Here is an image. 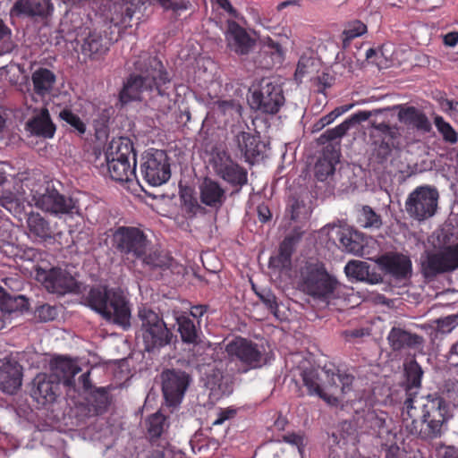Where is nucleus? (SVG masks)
Here are the masks:
<instances>
[{"instance_id": "nucleus-1", "label": "nucleus", "mask_w": 458, "mask_h": 458, "mask_svg": "<svg viewBox=\"0 0 458 458\" xmlns=\"http://www.w3.org/2000/svg\"><path fill=\"white\" fill-rule=\"evenodd\" d=\"M451 414L446 402L440 396L407 397L403 403L402 418L405 429L422 439L439 437Z\"/></svg>"}, {"instance_id": "nucleus-2", "label": "nucleus", "mask_w": 458, "mask_h": 458, "mask_svg": "<svg viewBox=\"0 0 458 458\" xmlns=\"http://www.w3.org/2000/svg\"><path fill=\"white\" fill-rule=\"evenodd\" d=\"M135 72L131 73L119 92L122 105L141 100L142 93L170 97L172 80L163 63L156 56L144 55L134 63Z\"/></svg>"}, {"instance_id": "nucleus-3", "label": "nucleus", "mask_w": 458, "mask_h": 458, "mask_svg": "<svg viewBox=\"0 0 458 458\" xmlns=\"http://www.w3.org/2000/svg\"><path fill=\"white\" fill-rule=\"evenodd\" d=\"M112 246L123 259L140 260L148 270L170 267L172 258L155 248L147 234L135 226H118L112 234Z\"/></svg>"}, {"instance_id": "nucleus-4", "label": "nucleus", "mask_w": 458, "mask_h": 458, "mask_svg": "<svg viewBox=\"0 0 458 458\" xmlns=\"http://www.w3.org/2000/svg\"><path fill=\"white\" fill-rule=\"evenodd\" d=\"M84 301L106 321L127 328L131 326V309L129 301L119 288L106 285L91 287Z\"/></svg>"}, {"instance_id": "nucleus-5", "label": "nucleus", "mask_w": 458, "mask_h": 458, "mask_svg": "<svg viewBox=\"0 0 458 458\" xmlns=\"http://www.w3.org/2000/svg\"><path fill=\"white\" fill-rule=\"evenodd\" d=\"M105 160L113 181L129 182L136 178V152L130 139L113 140L105 152Z\"/></svg>"}, {"instance_id": "nucleus-6", "label": "nucleus", "mask_w": 458, "mask_h": 458, "mask_svg": "<svg viewBox=\"0 0 458 458\" xmlns=\"http://www.w3.org/2000/svg\"><path fill=\"white\" fill-rule=\"evenodd\" d=\"M317 367L320 369L317 373V379L323 384V387L317 385V394L328 405L338 406L342 397L352 389L353 377L349 374H339L335 365L321 354L317 356Z\"/></svg>"}, {"instance_id": "nucleus-7", "label": "nucleus", "mask_w": 458, "mask_h": 458, "mask_svg": "<svg viewBox=\"0 0 458 458\" xmlns=\"http://www.w3.org/2000/svg\"><path fill=\"white\" fill-rule=\"evenodd\" d=\"M138 317L146 352H154L171 344L173 333L157 312L143 307L139 310Z\"/></svg>"}, {"instance_id": "nucleus-8", "label": "nucleus", "mask_w": 458, "mask_h": 458, "mask_svg": "<svg viewBox=\"0 0 458 458\" xmlns=\"http://www.w3.org/2000/svg\"><path fill=\"white\" fill-rule=\"evenodd\" d=\"M420 272L424 278L432 281L437 276L458 268V244L435 250H425L420 259Z\"/></svg>"}, {"instance_id": "nucleus-9", "label": "nucleus", "mask_w": 458, "mask_h": 458, "mask_svg": "<svg viewBox=\"0 0 458 458\" xmlns=\"http://www.w3.org/2000/svg\"><path fill=\"white\" fill-rule=\"evenodd\" d=\"M439 192L431 185L415 188L405 200V211L409 216L418 222L425 221L437 213Z\"/></svg>"}, {"instance_id": "nucleus-10", "label": "nucleus", "mask_w": 458, "mask_h": 458, "mask_svg": "<svg viewBox=\"0 0 458 458\" xmlns=\"http://www.w3.org/2000/svg\"><path fill=\"white\" fill-rule=\"evenodd\" d=\"M140 170L142 179L153 187L161 186L171 178L169 157L165 150H146L141 155Z\"/></svg>"}, {"instance_id": "nucleus-11", "label": "nucleus", "mask_w": 458, "mask_h": 458, "mask_svg": "<svg viewBox=\"0 0 458 458\" xmlns=\"http://www.w3.org/2000/svg\"><path fill=\"white\" fill-rule=\"evenodd\" d=\"M313 185H293L289 189L285 216L294 223H306L313 212Z\"/></svg>"}, {"instance_id": "nucleus-12", "label": "nucleus", "mask_w": 458, "mask_h": 458, "mask_svg": "<svg viewBox=\"0 0 458 458\" xmlns=\"http://www.w3.org/2000/svg\"><path fill=\"white\" fill-rule=\"evenodd\" d=\"M264 352L258 344L241 336L235 337L225 346L229 360L240 361L244 367L243 372L261 368L266 363Z\"/></svg>"}, {"instance_id": "nucleus-13", "label": "nucleus", "mask_w": 458, "mask_h": 458, "mask_svg": "<svg viewBox=\"0 0 458 458\" xmlns=\"http://www.w3.org/2000/svg\"><path fill=\"white\" fill-rule=\"evenodd\" d=\"M36 207L56 216L79 215L81 210L78 199L65 196L49 186H47L43 195L36 202Z\"/></svg>"}, {"instance_id": "nucleus-14", "label": "nucleus", "mask_w": 458, "mask_h": 458, "mask_svg": "<svg viewBox=\"0 0 458 458\" xmlns=\"http://www.w3.org/2000/svg\"><path fill=\"white\" fill-rule=\"evenodd\" d=\"M284 102L283 90L277 84L262 80L251 95L250 104L263 113L276 114Z\"/></svg>"}, {"instance_id": "nucleus-15", "label": "nucleus", "mask_w": 458, "mask_h": 458, "mask_svg": "<svg viewBox=\"0 0 458 458\" xmlns=\"http://www.w3.org/2000/svg\"><path fill=\"white\" fill-rule=\"evenodd\" d=\"M37 279L52 293L65 294L78 289L76 279L66 270L58 267L38 271Z\"/></svg>"}, {"instance_id": "nucleus-16", "label": "nucleus", "mask_w": 458, "mask_h": 458, "mask_svg": "<svg viewBox=\"0 0 458 458\" xmlns=\"http://www.w3.org/2000/svg\"><path fill=\"white\" fill-rule=\"evenodd\" d=\"M162 392L169 405L180 403L190 384L189 375L182 370L166 369L161 375Z\"/></svg>"}, {"instance_id": "nucleus-17", "label": "nucleus", "mask_w": 458, "mask_h": 458, "mask_svg": "<svg viewBox=\"0 0 458 458\" xmlns=\"http://www.w3.org/2000/svg\"><path fill=\"white\" fill-rule=\"evenodd\" d=\"M304 230L300 226H295L284 237L279 245L276 255L270 257L268 267L279 273L289 270L292 267V256L295 250L296 245L301 240Z\"/></svg>"}, {"instance_id": "nucleus-18", "label": "nucleus", "mask_w": 458, "mask_h": 458, "mask_svg": "<svg viewBox=\"0 0 458 458\" xmlns=\"http://www.w3.org/2000/svg\"><path fill=\"white\" fill-rule=\"evenodd\" d=\"M340 284L323 266L317 264V309L335 305L339 298Z\"/></svg>"}, {"instance_id": "nucleus-19", "label": "nucleus", "mask_w": 458, "mask_h": 458, "mask_svg": "<svg viewBox=\"0 0 458 458\" xmlns=\"http://www.w3.org/2000/svg\"><path fill=\"white\" fill-rule=\"evenodd\" d=\"M61 394L59 380L46 373L38 374L32 381L31 397L41 406L54 403Z\"/></svg>"}, {"instance_id": "nucleus-20", "label": "nucleus", "mask_w": 458, "mask_h": 458, "mask_svg": "<svg viewBox=\"0 0 458 458\" xmlns=\"http://www.w3.org/2000/svg\"><path fill=\"white\" fill-rule=\"evenodd\" d=\"M225 38L229 50L238 55H249L256 44V39L233 20L227 21Z\"/></svg>"}, {"instance_id": "nucleus-21", "label": "nucleus", "mask_w": 458, "mask_h": 458, "mask_svg": "<svg viewBox=\"0 0 458 458\" xmlns=\"http://www.w3.org/2000/svg\"><path fill=\"white\" fill-rule=\"evenodd\" d=\"M46 188L41 175L36 172L20 174L13 184V190L21 192L28 205H36Z\"/></svg>"}, {"instance_id": "nucleus-22", "label": "nucleus", "mask_w": 458, "mask_h": 458, "mask_svg": "<svg viewBox=\"0 0 458 458\" xmlns=\"http://www.w3.org/2000/svg\"><path fill=\"white\" fill-rule=\"evenodd\" d=\"M383 113H385V110H380V108L370 111H360L352 114L350 118L346 119L335 128L326 131L319 136V138L317 139V142L325 144L327 141L340 139L344 136L354 124L367 120H373V118Z\"/></svg>"}, {"instance_id": "nucleus-23", "label": "nucleus", "mask_w": 458, "mask_h": 458, "mask_svg": "<svg viewBox=\"0 0 458 458\" xmlns=\"http://www.w3.org/2000/svg\"><path fill=\"white\" fill-rule=\"evenodd\" d=\"M215 171L220 178L234 188L233 194L239 193L248 183L247 170L231 159L216 163Z\"/></svg>"}, {"instance_id": "nucleus-24", "label": "nucleus", "mask_w": 458, "mask_h": 458, "mask_svg": "<svg viewBox=\"0 0 458 458\" xmlns=\"http://www.w3.org/2000/svg\"><path fill=\"white\" fill-rule=\"evenodd\" d=\"M54 4L51 0H16L11 14L21 17H39L47 19L52 15Z\"/></svg>"}, {"instance_id": "nucleus-25", "label": "nucleus", "mask_w": 458, "mask_h": 458, "mask_svg": "<svg viewBox=\"0 0 458 458\" xmlns=\"http://www.w3.org/2000/svg\"><path fill=\"white\" fill-rule=\"evenodd\" d=\"M137 5L131 0H116L109 5V21L112 25L123 30L131 27Z\"/></svg>"}, {"instance_id": "nucleus-26", "label": "nucleus", "mask_w": 458, "mask_h": 458, "mask_svg": "<svg viewBox=\"0 0 458 458\" xmlns=\"http://www.w3.org/2000/svg\"><path fill=\"white\" fill-rule=\"evenodd\" d=\"M235 141L247 162L254 163L259 158H263L266 145L260 140L259 136L242 131L236 135Z\"/></svg>"}, {"instance_id": "nucleus-27", "label": "nucleus", "mask_w": 458, "mask_h": 458, "mask_svg": "<svg viewBox=\"0 0 458 458\" xmlns=\"http://www.w3.org/2000/svg\"><path fill=\"white\" fill-rule=\"evenodd\" d=\"M112 38L97 30H89L83 38L81 52L91 59L98 60L104 55L111 45Z\"/></svg>"}, {"instance_id": "nucleus-28", "label": "nucleus", "mask_w": 458, "mask_h": 458, "mask_svg": "<svg viewBox=\"0 0 458 458\" xmlns=\"http://www.w3.org/2000/svg\"><path fill=\"white\" fill-rule=\"evenodd\" d=\"M284 59V51L282 46L271 38H264L258 55L259 66L270 70L280 66Z\"/></svg>"}, {"instance_id": "nucleus-29", "label": "nucleus", "mask_w": 458, "mask_h": 458, "mask_svg": "<svg viewBox=\"0 0 458 458\" xmlns=\"http://www.w3.org/2000/svg\"><path fill=\"white\" fill-rule=\"evenodd\" d=\"M199 189L200 201L204 205L218 209L225 204V191L216 181L206 177Z\"/></svg>"}, {"instance_id": "nucleus-30", "label": "nucleus", "mask_w": 458, "mask_h": 458, "mask_svg": "<svg viewBox=\"0 0 458 458\" xmlns=\"http://www.w3.org/2000/svg\"><path fill=\"white\" fill-rule=\"evenodd\" d=\"M393 113L398 111V120L400 123L412 126L418 131L428 132L431 130V123L424 113L418 110L414 106H405L402 105H396L391 106Z\"/></svg>"}, {"instance_id": "nucleus-31", "label": "nucleus", "mask_w": 458, "mask_h": 458, "mask_svg": "<svg viewBox=\"0 0 458 458\" xmlns=\"http://www.w3.org/2000/svg\"><path fill=\"white\" fill-rule=\"evenodd\" d=\"M50 367L52 370L50 376L55 377L56 380H59V384L62 382L65 386H75L74 377L81 371V368L72 360L58 357L51 361Z\"/></svg>"}, {"instance_id": "nucleus-32", "label": "nucleus", "mask_w": 458, "mask_h": 458, "mask_svg": "<svg viewBox=\"0 0 458 458\" xmlns=\"http://www.w3.org/2000/svg\"><path fill=\"white\" fill-rule=\"evenodd\" d=\"M376 262L387 273L396 277H405L411 270L410 259L403 254H386L379 257Z\"/></svg>"}, {"instance_id": "nucleus-33", "label": "nucleus", "mask_w": 458, "mask_h": 458, "mask_svg": "<svg viewBox=\"0 0 458 458\" xmlns=\"http://www.w3.org/2000/svg\"><path fill=\"white\" fill-rule=\"evenodd\" d=\"M26 130L32 135L44 139H52L55 133L56 127L51 120L48 110L43 108L38 114L27 122Z\"/></svg>"}, {"instance_id": "nucleus-34", "label": "nucleus", "mask_w": 458, "mask_h": 458, "mask_svg": "<svg viewBox=\"0 0 458 458\" xmlns=\"http://www.w3.org/2000/svg\"><path fill=\"white\" fill-rule=\"evenodd\" d=\"M296 283L298 290L315 298V259L313 257L300 261Z\"/></svg>"}, {"instance_id": "nucleus-35", "label": "nucleus", "mask_w": 458, "mask_h": 458, "mask_svg": "<svg viewBox=\"0 0 458 458\" xmlns=\"http://www.w3.org/2000/svg\"><path fill=\"white\" fill-rule=\"evenodd\" d=\"M385 113L378 114L373 120H370V128L377 131L383 140H395L401 136L399 127L396 124L390 123V117L394 116L391 106L380 108Z\"/></svg>"}, {"instance_id": "nucleus-36", "label": "nucleus", "mask_w": 458, "mask_h": 458, "mask_svg": "<svg viewBox=\"0 0 458 458\" xmlns=\"http://www.w3.org/2000/svg\"><path fill=\"white\" fill-rule=\"evenodd\" d=\"M299 396L315 394V367L310 362H303L298 367V376L294 379Z\"/></svg>"}, {"instance_id": "nucleus-37", "label": "nucleus", "mask_w": 458, "mask_h": 458, "mask_svg": "<svg viewBox=\"0 0 458 458\" xmlns=\"http://www.w3.org/2000/svg\"><path fill=\"white\" fill-rule=\"evenodd\" d=\"M388 342L394 351L415 349L422 344L423 339L399 327H393L388 335Z\"/></svg>"}, {"instance_id": "nucleus-38", "label": "nucleus", "mask_w": 458, "mask_h": 458, "mask_svg": "<svg viewBox=\"0 0 458 458\" xmlns=\"http://www.w3.org/2000/svg\"><path fill=\"white\" fill-rule=\"evenodd\" d=\"M212 110L221 117L225 124L239 122L242 115V106L234 99L214 101Z\"/></svg>"}, {"instance_id": "nucleus-39", "label": "nucleus", "mask_w": 458, "mask_h": 458, "mask_svg": "<svg viewBox=\"0 0 458 458\" xmlns=\"http://www.w3.org/2000/svg\"><path fill=\"white\" fill-rule=\"evenodd\" d=\"M26 223L30 236L35 240L46 242L53 239V231L49 222L39 213H30Z\"/></svg>"}, {"instance_id": "nucleus-40", "label": "nucleus", "mask_w": 458, "mask_h": 458, "mask_svg": "<svg viewBox=\"0 0 458 458\" xmlns=\"http://www.w3.org/2000/svg\"><path fill=\"white\" fill-rule=\"evenodd\" d=\"M176 324L182 343L197 345L200 342V322L196 325L187 315L181 314L176 317Z\"/></svg>"}, {"instance_id": "nucleus-41", "label": "nucleus", "mask_w": 458, "mask_h": 458, "mask_svg": "<svg viewBox=\"0 0 458 458\" xmlns=\"http://www.w3.org/2000/svg\"><path fill=\"white\" fill-rule=\"evenodd\" d=\"M31 81L35 94L45 97L53 89L56 81V76L49 69L40 67L32 72Z\"/></svg>"}, {"instance_id": "nucleus-42", "label": "nucleus", "mask_w": 458, "mask_h": 458, "mask_svg": "<svg viewBox=\"0 0 458 458\" xmlns=\"http://www.w3.org/2000/svg\"><path fill=\"white\" fill-rule=\"evenodd\" d=\"M337 241H339L344 250L360 255L362 251L363 243L361 235L350 227L335 228Z\"/></svg>"}, {"instance_id": "nucleus-43", "label": "nucleus", "mask_w": 458, "mask_h": 458, "mask_svg": "<svg viewBox=\"0 0 458 458\" xmlns=\"http://www.w3.org/2000/svg\"><path fill=\"white\" fill-rule=\"evenodd\" d=\"M21 386V373L11 364L0 368V389L7 394H14Z\"/></svg>"}, {"instance_id": "nucleus-44", "label": "nucleus", "mask_w": 458, "mask_h": 458, "mask_svg": "<svg viewBox=\"0 0 458 458\" xmlns=\"http://www.w3.org/2000/svg\"><path fill=\"white\" fill-rule=\"evenodd\" d=\"M29 300L21 294H12L0 287V310L5 313L24 311L29 309Z\"/></svg>"}, {"instance_id": "nucleus-45", "label": "nucleus", "mask_w": 458, "mask_h": 458, "mask_svg": "<svg viewBox=\"0 0 458 458\" xmlns=\"http://www.w3.org/2000/svg\"><path fill=\"white\" fill-rule=\"evenodd\" d=\"M169 427L167 418L161 412H156L146 420L147 435L152 445L161 438L163 433Z\"/></svg>"}, {"instance_id": "nucleus-46", "label": "nucleus", "mask_w": 458, "mask_h": 458, "mask_svg": "<svg viewBox=\"0 0 458 458\" xmlns=\"http://www.w3.org/2000/svg\"><path fill=\"white\" fill-rule=\"evenodd\" d=\"M387 415L384 411H377L374 410H368L364 411L362 416L361 427L372 429L378 435L384 432H389L386 426Z\"/></svg>"}, {"instance_id": "nucleus-47", "label": "nucleus", "mask_w": 458, "mask_h": 458, "mask_svg": "<svg viewBox=\"0 0 458 458\" xmlns=\"http://www.w3.org/2000/svg\"><path fill=\"white\" fill-rule=\"evenodd\" d=\"M405 373L407 397H410L411 394L412 396H417V393L413 389H418L420 386L423 371L416 361H411L406 365Z\"/></svg>"}, {"instance_id": "nucleus-48", "label": "nucleus", "mask_w": 458, "mask_h": 458, "mask_svg": "<svg viewBox=\"0 0 458 458\" xmlns=\"http://www.w3.org/2000/svg\"><path fill=\"white\" fill-rule=\"evenodd\" d=\"M26 199L21 196V192L4 191L0 198V204L11 213H20L24 208Z\"/></svg>"}, {"instance_id": "nucleus-49", "label": "nucleus", "mask_w": 458, "mask_h": 458, "mask_svg": "<svg viewBox=\"0 0 458 458\" xmlns=\"http://www.w3.org/2000/svg\"><path fill=\"white\" fill-rule=\"evenodd\" d=\"M344 272L348 277H352L359 281L373 282L369 278V266L364 261H349L344 267Z\"/></svg>"}, {"instance_id": "nucleus-50", "label": "nucleus", "mask_w": 458, "mask_h": 458, "mask_svg": "<svg viewBox=\"0 0 458 458\" xmlns=\"http://www.w3.org/2000/svg\"><path fill=\"white\" fill-rule=\"evenodd\" d=\"M335 78L329 72H323L317 80V93H321L322 97H317V107L321 106L324 108L327 104L326 90L332 87Z\"/></svg>"}, {"instance_id": "nucleus-51", "label": "nucleus", "mask_w": 458, "mask_h": 458, "mask_svg": "<svg viewBox=\"0 0 458 458\" xmlns=\"http://www.w3.org/2000/svg\"><path fill=\"white\" fill-rule=\"evenodd\" d=\"M252 290L255 292L260 301L264 303V305L270 310V312L275 316H277L278 303L276 301V295L268 289H262L258 291L254 284H252Z\"/></svg>"}, {"instance_id": "nucleus-52", "label": "nucleus", "mask_w": 458, "mask_h": 458, "mask_svg": "<svg viewBox=\"0 0 458 458\" xmlns=\"http://www.w3.org/2000/svg\"><path fill=\"white\" fill-rule=\"evenodd\" d=\"M59 118L65 123H67L71 127H72L76 131H78L80 134H84L86 131V125L82 122V120L74 114L71 109L69 108H64L59 113Z\"/></svg>"}, {"instance_id": "nucleus-53", "label": "nucleus", "mask_w": 458, "mask_h": 458, "mask_svg": "<svg viewBox=\"0 0 458 458\" xmlns=\"http://www.w3.org/2000/svg\"><path fill=\"white\" fill-rule=\"evenodd\" d=\"M337 156L332 154L330 158L324 157L317 163V180L323 181L328 175L333 174Z\"/></svg>"}, {"instance_id": "nucleus-54", "label": "nucleus", "mask_w": 458, "mask_h": 458, "mask_svg": "<svg viewBox=\"0 0 458 458\" xmlns=\"http://www.w3.org/2000/svg\"><path fill=\"white\" fill-rule=\"evenodd\" d=\"M435 124L445 141L452 144L456 143L458 140V135L451 125L445 122L441 116L435 117Z\"/></svg>"}, {"instance_id": "nucleus-55", "label": "nucleus", "mask_w": 458, "mask_h": 458, "mask_svg": "<svg viewBox=\"0 0 458 458\" xmlns=\"http://www.w3.org/2000/svg\"><path fill=\"white\" fill-rule=\"evenodd\" d=\"M360 219L364 227L379 228L382 225L380 216L369 206L361 208Z\"/></svg>"}, {"instance_id": "nucleus-56", "label": "nucleus", "mask_w": 458, "mask_h": 458, "mask_svg": "<svg viewBox=\"0 0 458 458\" xmlns=\"http://www.w3.org/2000/svg\"><path fill=\"white\" fill-rule=\"evenodd\" d=\"M0 55L12 52L13 44L12 42V30L0 21Z\"/></svg>"}, {"instance_id": "nucleus-57", "label": "nucleus", "mask_w": 458, "mask_h": 458, "mask_svg": "<svg viewBox=\"0 0 458 458\" xmlns=\"http://www.w3.org/2000/svg\"><path fill=\"white\" fill-rule=\"evenodd\" d=\"M282 440L289 445L296 446L301 458H303L304 449L307 445V438L303 434L288 432L282 436Z\"/></svg>"}, {"instance_id": "nucleus-58", "label": "nucleus", "mask_w": 458, "mask_h": 458, "mask_svg": "<svg viewBox=\"0 0 458 458\" xmlns=\"http://www.w3.org/2000/svg\"><path fill=\"white\" fill-rule=\"evenodd\" d=\"M181 199L182 200L183 208L186 213L190 216H195L197 213L203 209V208L198 202V199L191 193H182L181 195Z\"/></svg>"}, {"instance_id": "nucleus-59", "label": "nucleus", "mask_w": 458, "mask_h": 458, "mask_svg": "<svg viewBox=\"0 0 458 458\" xmlns=\"http://www.w3.org/2000/svg\"><path fill=\"white\" fill-rule=\"evenodd\" d=\"M57 316L55 307L49 304L38 306L35 310V317L41 322H48L54 320Z\"/></svg>"}, {"instance_id": "nucleus-60", "label": "nucleus", "mask_w": 458, "mask_h": 458, "mask_svg": "<svg viewBox=\"0 0 458 458\" xmlns=\"http://www.w3.org/2000/svg\"><path fill=\"white\" fill-rule=\"evenodd\" d=\"M352 106V105H349L335 108L332 112L317 122V130L323 129L325 126L332 123L339 115L348 111Z\"/></svg>"}, {"instance_id": "nucleus-61", "label": "nucleus", "mask_w": 458, "mask_h": 458, "mask_svg": "<svg viewBox=\"0 0 458 458\" xmlns=\"http://www.w3.org/2000/svg\"><path fill=\"white\" fill-rule=\"evenodd\" d=\"M314 65V59L311 56L301 55L299 59L294 73L296 81H301L302 78L309 73L310 69Z\"/></svg>"}, {"instance_id": "nucleus-62", "label": "nucleus", "mask_w": 458, "mask_h": 458, "mask_svg": "<svg viewBox=\"0 0 458 458\" xmlns=\"http://www.w3.org/2000/svg\"><path fill=\"white\" fill-rule=\"evenodd\" d=\"M435 322L438 330L442 332H450L453 328L458 326V314L438 318Z\"/></svg>"}, {"instance_id": "nucleus-63", "label": "nucleus", "mask_w": 458, "mask_h": 458, "mask_svg": "<svg viewBox=\"0 0 458 458\" xmlns=\"http://www.w3.org/2000/svg\"><path fill=\"white\" fill-rule=\"evenodd\" d=\"M164 9L174 12L184 11L189 8L190 2L186 0H156Z\"/></svg>"}, {"instance_id": "nucleus-64", "label": "nucleus", "mask_w": 458, "mask_h": 458, "mask_svg": "<svg viewBox=\"0 0 458 458\" xmlns=\"http://www.w3.org/2000/svg\"><path fill=\"white\" fill-rule=\"evenodd\" d=\"M335 228H341V226L327 225L321 228L318 232V236L320 240H325L326 242H332L334 244H335L337 241V233L335 230Z\"/></svg>"}]
</instances>
